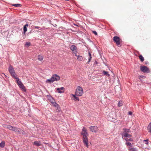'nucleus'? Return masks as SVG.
<instances>
[{
    "label": "nucleus",
    "instance_id": "nucleus-29",
    "mask_svg": "<svg viewBox=\"0 0 151 151\" xmlns=\"http://www.w3.org/2000/svg\"><path fill=\"white\" fill-rule=\"evenodd\" d=\"M125 140L126 141H133V140L131 138H129V139H128L127 138H125Z\"/></svg>",
    "mask_w": 151,
    "mask_h": 151
},
{
    "label": "nucleus",
    "instance_id": "nucleus-9",
    "mask_svg": "<svg viewBox=\"0 0 151 151\" xmlns=\"http://www.w3.org/2000/svg\"><path fill=\"white\" fill-rule=\"evenodd\" d=\"M47 97H48V99L50 101L52 104H53V103H55V100L50 95H47Z\"/></svg>",
    "mask_w": 151,
    "mask_h": 151
},
{
    "label": "nucleus",
    "instance_id": "nucleus-28",
    "mask_svg": "<svg viewBox=\"0 0 151 151\" xmlns=\"http://www.w3.org/2000/svg\"><path fill=\"white\" fill-rule=\"evenodd\" d=\"M77 57V59L79 61H82L83 59V57L81 56L78 55Z\"/></svg>",
    "mask_w": 151,
    "mask_h": 151
},
{
    "label": "nucleus",
    "instance_id": "nucleus-4",
    "mask_svg": "<svg viewBox=\"0 0 151 151\" xmlns=\"http://www.w3.org/2000/svg\"><path fill=\"white\" fill-rule=\"evenodd\" d=\"M140 69L141 70L143 73H148L150 72L149 69L146 66H141L140 67Z\"/></svg>",
    "mask_w": 151,
    "mask_h": 151
},
{
    "label": "nucleus",
    "instance_id": "nucleus-3",
    "mask_svg": "<svg viewBox=\"0 0 151 151\" xmlns=\"http://www.w3.org/2000/svg\"><path fill=\"white\" fill-rule=\"evenodd\" d=\"M9 71L11 76L14 78H16L17 75H16L13 67L11 65L9 67Z\"/></svg>",
    "mask_w": 151,
    "mask_h": 151
},
{
    "label": "nucleus",
    "instance_id": "nucleus-1",
    "mask_svg": "<svg viewBox=\"0 0 151 151\" xmlns=\"http://www.w3.org/2000/svg\"><path fill=\"white\" fill-rule=\"evenodd\" d=\"M60 77L57 74L52 75L51 78L46 81L47 82H48L50 83H52L54 81H58L60 80Z\"/></svg>",
    "mask_w": 151,
    "mask_h": 151
},
{
    "label": "nucleus",
    "instance_id": "nucleus-10",
    "mask_svg": "<svg viewBox=\"0 0 151 151\" xmlns=\"http://www.w3.org/2000/svg\"><path fill=\"white\" fill-rule=\"evenodd\" d=\"M64 88L63 87H61L60 88H57V90L58 93H62L64 92Z\"/></svg>",
    "mask_w": 151,
    "mask_h": 151
},
{
    "label": "nucleus",
    "instance_id": "nucleus-35",
    "mask_svg": "<svg viewBox=\"0 0 151 151\" xmlns=\"http://www.w3.org/2000/svg\"><path fill=\"white\" fill-rule=\"evenodd\" d=\"M74 100L75 101H79V98L78 97H77V96H76L74 98Z\"/></svg>",
    "mask_w": 151,
    "mask_h": 151
},
{
    "label": "nucleus",
    "instance_id": "nucleus-23",
    "mask_svg": "<svg viewBox=\"0 0 151 151\" xmlns=\"http://www.w3.org/2000/svg\"><path fill=\"white\" fill-rule=\"evenodd\" d=\"M128 150L131 151H138L136 148L135 147L129 148Z\"/></svg>",
    "mask_w": 151,
    "mask_h": 151
},
{
    "label": "nucleus",
    "instance_id": "nucleus-19",
    "mask_svg": "<svg viewBox=\"0 0 151 151\" xmlns=\"http://www.w3.org/2000/svg\"><path fill=\"white\" fill-rule=\"evenodd\" d=\"M5 146V142L4 141H2L1 143H0V147L1 148H3Z\"/></svg>",
    "mask_w": 151,
    "mask_h": 151
},
{
    "label": "nucleus",
    "instance_id": "nucleus-37",
    "mask_svg": "<svg viewBox=\"0 0 151 151\" xmlns=\"http://www.w3.org/2000/svg\"><path fill=\"white\" fill-rule=\"evenodd\" d=\"M148 139H146V140H144V141L145 142V143L147 144L148 145Z\"/></svg>",
    "mask_w": 151,
    "mask_h": 151
},
{
    "label": "nucleus",
    "instance_id": "nucleus-5",
    "mask_svg": "<svg viewBox=\"0 0 151 151\" xmlns=\"http://www.w3.org/2000/svg\"><path fill=\"white\" fill-rule=\"evenodd\" d=\"M113 40L118 46H120V39L119 37L114 36L113 37Z\"/></svg>",
    "mask_w": 151,
    "mask_h": 151
},
{
    "label": "nucleus",
    "instance_id": "nucleus-30",
    "mask_svg": "<svg viewBox=\"0 0 151 151\" xmlns=\"http://www.w3.org/2000/svg\"><path fill=\"white\" fill-rule=\"evenodd\" d=\"M126 145H127V146H129L130 147H132V145L131 143L129 142H127L126 143Z\"/></svg>",
    "mask_w": 151,
    "mask_h": 151
},
{
    "label": "nucleus",
    "instance_id": "nucleus-7",
    "mask_svg": "<svg viewBox=\"0 0 151 151\" xmlns=\"http://www.w3.org/2000/svg\"><path fill=\"white\" fill-rule=\"evenodd\" d=\"M98 127L96 126H91L89 127L90 131L96 133L98 131Z\"/></svg>",
    "mask_w": 151,
    "mask_h": 151
},
{
    "label": "nucleus",
    "instance_id": "nucleus-45",
    "mask_svg": "<svg viewBox=\"0 0 151 151\" xmlns=\"http://www.w3.org/2000/svg\"><path fill=\"white\" fill-rule=\"evenodd\" d=\"M95 63L96 64H97V62L96 61H95Z\"/></svg>",
    "mask_w": 151,
    "mask_h": 151
},
{
    "label": "nucleus",
    "instance_id": "nucleus-21",
    "mask_svg": "<svg viewBox=\"0 0 151 151\" xmlns=\"http://www.w3.org/2000/svg\"><path fill=\"white\" fill-rule=\"evenodd\" d=\"M52 104L54 106L57 107V109H58V108H60V106H59V105L58 104L56 103L55 101V103H53V104Z\"/></svg>",
    "mask_w": 151,
    "mask_h": 151
},
{
    "label": "nucleus",
    "instance_id": "nucleus-15",
    "mask_svg": "<svg viewBox=\"0 0 151 151\" xmlns=\"http://www.w3.org/2000/svg\"><path fill=\"white\" fill-rule=\"evenodd\" d=\"M81 134L83 136V137H87L88 135L87 132H82Z\"/></svg>",
    "mask_w": 151,
    "mask_h": 151
},
{
    "label": "nucleus",
    "instance_id": "nucleus-32",
    "mask_svg": "<svg viewBox=\"0 0 151 151\" xmlns=\"http://www.w3.org/2000/svg\"><path fill=\"white\" fill-rule=\"evenodd\" d=\"M34 28H35L38 29L40 30H41L42 29V28L39 27L37 26H34Z\"/></svg>",
    "mask_w": 151,
    "mask_h": 151
},
{
    "label": "nucleus",
    "instance_id": "nucleus-42",
    "mask_svg": "<svg viewBox=\"0 0 151 151\" xmlns=\"http://www.w3.org/2000/svg\"><path fill=\"white\" fill-rule=\"evenodd\" d=\"M73 96V97L74 98L76 97V96L77 95H76V93H75V94H72Z\"/></svg>",
    "mask_w": 151,
    "mask_h": 151
},
{
    "label": "nucleus",
    "instance_id": "nucleus-43",
    "mask_svg": "<svg viewBox=\"0 0 151 151\" xmlns=\"http://www.w3.org/2000/svg\"><path fill=\"white\" fill-rule=\"evenodd\" d=\"M88 55H89V57L91 56V54L90 52H88Z\"/></svg>",
    "mask_w": 151,
    "mask_h": 151
},
{
    "label": "nucleus",
    "instance_id": "nucleus-11",
    "mask_svg": "<svg viewBox=\"0 0 151 151\" xmlns=\"http://www.w3.org/2000/svg\"><path fill=\"white\" fill-rule=\"evenodd\" d=\"M77 47L74 45H72L70 47V50L73 52L76 51L77 50Z\"/></svg>",
    "mask_w": 151,
    "mask_h": 151
},
{
    "label": "nucleus",
    "instance_id": "nucleus-44",
    "mask_svg": "<svg viewBox=\"0 0 151 151\" xmlns=\"http://www.w3.org/2000/svg\"><path fill=\"white\" fill-rule=\"evenodd\" d=\"M57 25L55 24V25H54V26L56 27H57Z\"/></svg>",
    "mask_w": 151,
    "mask_h": 151
},
{
    "label": "nucleus",
    "instance_id": "nucleus-2",
    "mask_svg": "<svg viewBox=\"0 0 151 151\" xmlns=\"http://www.w3.org/2000/svg\"><path fill=\"white\" fill-rule=\"evenodd\" d=\"M75 93H76V95L78 96H82L83 93L82 87L80 86H78L76 90Z\"/></svg>",
    "mask_w": 151,
    "mask_h": 151
},
{
    "label": "nucleus",
    "instance_id": "nucleus-12",
    "mask_svg": "<svg viewBox=\"0 0 151 151\" xmlns=\"http://www.w3.org/2000/svg\"><path fill=\"white\" fill-rule=\"evenodd\" d=\"M28 26V24L27 23L23 27V33L24 34H25L26 32L27 31V27Z\"/></svg>",
    "mask_w": 151,
    "mask_h": 151
},
{
    "label": "nucleus",
    "instance_id": "nucleus-39",
    "mask_svg": "<svg viewBox=\"0 0 151 151\" xmlns=\"http://www.w3.org/2000/svg\"><path fill=\"white\" fill-rule=\"evenodd\" d=\"M92 32L93 33H94L96 35H97V33L96 32V31H92Z\"/></svg>",
    "mask_w": 151,
    "mask_h": 151
},
{
    "label": "nucleus",
    "instance_id": "nucleus-26",
    "mask_svg": "<svg viewBox=\"0 0 151 151\" xmlns=\"http://www.w3.org/2000/svg\"><path fill=\"white\" fill-rule=\"evenodd\" d=\"M18 86L19 88H20L21 89H22L23 90H24L25 89L24 86L22 83L19 84Z\"/></svg>",
    "mask_w": 151,
    "mask_h": 151
},
{
    "label": "nucleus",
    "instance_id": "nucleus-20",
    "mask_svg": "<svg viewBox=\"0 0 151 151\" xmlns=\"http://www.w3.org/2000/svg\"><path fill=\"white\" fill-rule=\"evenodd\" d=\"M15 78L16 79V81L17 82V83L18 85H19V84H20L22 83L19 80V78L17 77V76L16 78Z\"/></svg>",
    "mask_w": 151,
    "mask_h": 151
},
{
    "label": "nucleus",
    "instance_id": "nucleus-40",
    "mask_svg": "<svg viewBox=\"0 0 151 151\" xmlns=\"http://www.w3.org/2000/svg\"><path fill=\"white\" fill-rule=\"evenodd\" d=\"M74 53L75 54V56H77V57H78V56L77 55V51H76H76H75L74 52Z\"/></svg>",
    "mask_w": 151,
    "mask_h": 151
},
{
    "label": "nucleus",
    "instance_id": "nucleus-38",
    "mask_svg": "<svg viewBox=\"0 0 151 151\" xmlns=\"http://www.w3.org/2000/svg\"><path fill=\"white\" fill-rule=\"evenodd\" d=\"M91 56L89 57V58H88V61L87 63H89V62H90V61H91Z\"/></svg>",
    "mask_w": 151,
    "mask_h": 151
},
{
    "label": "nucleus",
    "instance_id": "nucleus-17",
    "mask_svg": "<svg viewBox=\"0 0 151 151\" xmlns=\"http://www.w3.org/2000/svg\"><path fill=\"white\" fill-rule=\"evenodd\" d=\"M148 132L151 134V122H150L147 127Z\"/></svg>",
    "mask_w": 151,
    "mask_h": 151
},
{
    "label": "nucleus",
    "instance_id": "nucleus-25",
    "mask_svg": "<svg viewBox=\"0 0 151 151\" xmlns=\"http://www.w3.org/2000/svg\"><path fill=\"white\" fill-rule=\"evenodd\" d=\"M38 59L40 61H42L43 60L42 56L40 55H38Z\"/></svg>",
    "mask_w": 151,
    "mask_h": 151
},
{
    "label": "nucleus",
    "instance_id": "nucleus-31",
    "mask_svg": "<svg viewBox=\"0 0 151 151\" xmlns=\"http://www.w3.org/2000/svg\"><path fill=\"white\" fill-rule=\"evenodd\" d=\"M6 128L7 129L11 130V129L13 128V127L10 125H8L7 126Z\"/></svg>",
    "mask_w": 151,
    "mask_h": 151
},
{
    "label": "nucleus",
    "instance_id": "nucleus-24",
    "mask_svg": "<svg viewBox=\"0 0 151 151\" xmlns=\"http://www.w3.org/2000/svg\"><path fill=\"white\" fill-rule=\"evenodd\" d=\"M12 5L16 7H20L22 6V5L19 4H13Z\"/></svg>",
    "mask_w": 151,
    "mask_h": 151
},
{
    "label": "nucleus",
    "instance_id": "nucleus-13",
    "mask_svg": "<svg viewBox=\"0 0 151 151\" xmlns=\"http://www.w3.org/2000/svg\"><path fill=\"white\" fill-rule=\"evenodd\" d=\"M33 144L36 146H38L41 145V143L40 141H35Z\"/></svg>",
    "mask_w": 151,
    "mask_h": 151
},
{
    "label": "nucleus",
    "instance_id": "nucleus-14",
    "mask_svg": "<svg viewBox=\"0 0 151 151\" xmlns=\"http://www.w3.org/2000/svg\"><path fill=\"white\" fill-rule=\"evenodd\" d=\"M108 72L104 70H103L102 73L105 76L107 77H109L110 76V74L108 73Z\"/></svg>",
    "mask_w": 151,
    "mask_h": 151
},
{
    "label": "nucleus",
    "instance_id": "nucleus-8",
    "mask_svg": "<svg viewBox=\"0 0 151 151\" xmlns=\"http://www.w3.org/2000/svg\"><path fill=\"white\" fill-rule=\"evenodd\" d=\"M121 134L122 136V138L123 137L131 138L132 137L131 135L129 134L128 133H121Z\"/></svg>",
    "mask_w": 151,
    "mask_h": 151
},
{
    "label": "nucleus",
    "instance_id": "nucleus-33",
    "mask_svg": "<svg viewBox=\"0 0 151 151\" xmlns=\"http://www.w3.org/2000/svg\"><path fill=\"white\" fill-rule=\"evenodd\" d=\"M122 105V101H119L118 102V106H119V107L121 106Z\"/></svg>",
    "mask_w": 151,
    "mask_h": 151
},
{
    "label": "nucleus",
    "instance_id": "nucleus-34",
    "mask_svg": "<svg viewBox=\"0 0 151 151\" xmlns=\"http://www.w3.org/2000/svg\"><path fill=\"white\" fill-rule=\"evenodd\" d=\"M30 45V43L29 42H27L25 45V46L29 47Z\"/></svg>",
    "mask_w": 151,
    "mask_h": 151
},
{
    "label": "nucleus",
    "instance_id": "nucleus-6",
    "mask_svg": "<svg viewBox=\"0 0 151 151\" xmlns=\"http://www.w3.org/2000/svg\"><path fill=\"white\" fill-rule=\"evenodd\" d=\"M82 140L84 145H85L87 147H88V141L87 137H82Z\"/></svg>",
    "mask_w": 151,
    "mask_h": 151
},
{
    "label": "nucleus",
    "instance_id": "nucleus-41",
    "mask_svg": "<svg viewBox=\"0 0 151 151\" xmlns=\"http://www.w3.org/2000/svg\"><path fill=\"white\" fill-rule=\"evenodd\" d=\"M128 113V114L129 115H132V113L131 111H129Z\"/></svg>",
    "mask_w": 151,
    "mask_h": 151
},
{
    "label": "nucleus",
    "instance_id": "nucleus-16",
    "mask_svg": "<svg viewBox=\"0 0 151 151\" xmlns=\"http://www.w3.org/2000/svg\"><path fill=\"white\" fill-rule=\"evenodd\" d=\"M123 132L122 133H128L130 132V130L128 129L124 128L123 129Z\"/></svg>",
    "mask_w": 151,
    "mask_h": 151
},
{
    "label": "nucleus",
    "instance_id": "nucleus-36",
    "mask_svg": "<svg viewBox=\"0 0 151 151\" xmlns=\"http://www.w3.org/2000/svg\"><path fill=\"white\" fill-rule=\"evenodd\" d=\"M82 132H87L86 129L85 128V127H83L82 129Z\"/></svg>",
    "mask_w": 151,
    "mask_h": 151
},
{
    "label": "nucleus",
    "instance_id": "nucleus-18",
    "mask_svg": "<svg viewBox=\"0 0 151 151\" xmlns=\"http://www.w3.org/2000/svg\"><path fill=\"white\" fill-rule=\"evenodd\" d=\"M11 130L14 131L15 132H19V130L18 128L14 127H13V128L11 129Z\"/></svg>",
    "mask_w": 151,
    "mask_h": 151
},
{
    "label": "nucleus",
    "instance_id": "nucleus-22",
    "mask_svg": "<svg viewBox=\"0 0 151 151\" xmlns=\"http://www.w3.org/2000/svg\"><path fill=\"white\" fill-rule=\"evenodd\" d=\"M139 58L141 62H143L144 61V58L142 55H139Z\"/></svg>",
    "mask_w": 151,
    "mask_h": 151
},
{
    "label": "nucleus",
    "instance_id": "nucleus-27",
    "mask_svg": "<svg viewBox=\"0 0 151 151\" xmlns=\"http://www.w3.org/2000/svg\"><path fill=\"white\" fill-rule=\"evenodd\" d=\"M18 86L19 88H20L21 89H22L23 90H24L25 89L24 86L22 83L19 84Z\"/></svg>",
    "mask_w": 151,
    "mask_h": 151
}]
</instances>
